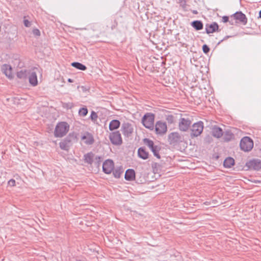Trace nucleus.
<instances>
[{
  "label": "nucleus",
  "mask_w": 261,
  "mask_h": 261,
  "mask_svg": "<svg viewBox=\"0 0 261 261\" xmlns=\"http://www.w3.org/2000/svg\"><path fill=\"white\" fill-rule=\"evenodd\" d=\"M82 139L85 140V143L87 145H91L94 142L93 136L88 132H86L84 135L82 136Z\"/></svg>",
  "instance_id": "19"
},
{
  "label": "nucleus",
  "mask_w": 261,
  "mask_h": 261,
  "mask_svg": "<svg viewBox=\"0 0 261 261\" xmlns=\"http://www.w3.org/2000/svg\"><path fill=\"white\" fill-rule=\"evenodd\" d=\"M105 31H103V32H100V33H105Z\"/></svg>",
  "instance_id": "47"
},
{
  "label": "nucleus",
  "mask_w": 261,
  "mask_h": 261,
  "mask_svg": "<svg viewBox=\"0 0 261 261\" xmlns=\"http://www.w3.org/2000/svg\"><path fill=\"white\" fill-rule=\"evenodd\" d=\"M258 18H261V10L259 12V16Z\"/></svg>",
  "instance_id": "45"
},
{
  "label": "nucleus",
  "mask_w": 261,
  "mask_h": 261,
  "mask_svg": "<svg viewBox=\"0 0 261 261\" xmlns=\"http://www.w3.org/2000/svg\"><path fill=\"white\" fill-rule=\"evenodd\" d=\"M249 168L255 170H259L261 169V161L258 159H253L247 163Z\"/></svg>",
  "instance_id": "14"
},
{
  "label": "nucleus",
  "mask_w": 261,
  "mask_h": 261,
  "mask_svg": "<svg viewBox=\"0 0 261 261\" xmlns=\"http://www.w3.org/2000/svg\"><path fill=\"white\" fill-rule=\"evenodd\" d=\"M114 164L112 160H107L102 164L103 171L106 174H110L114 170Z\"/></svg>",
  "instance_id": "12"
},
{
  "label": "nucleus",
  "mask_w": 261,
  "mask_h": 261,
  "mask_svg": "<svg viewBox=\"0 0 261 261\" xmlns=\"http://www.w3.org/2000/svg\"><path fill=\"white\" fill-rule=\"evenodd\" d=\"M202 50L204 53L207 54L210 51V48L207 45L204 44L202 46Z\"/></svg>",
  "instance_id": "36"
},
{
  "label": "nucleus",
  "mask_w": 261,
  "mask_h": 261,
  "mask_svg": "<svg viewBox=\"0 0 261 261\" xmlns=\"http://www.w3.org/2000/svg\"><path fill=\"white\" fill-rule=\"evenodd\" d=\"M113 19L111 20V26L110 28L112 30L116 29L118 25V22L117 18L114 16L112 18Z\"/></svg>",
  "instance_id": "30"
},
{
  "label": "nucleus",
  "mask_w": 261,
  "mask_h": 261,
  "mask_svg": "<svg viewBox=\"0 0 261 261\" xmlns=\"http://www.w3.org/2000/svg\"><path fill=\"white\" fill-rule=\"evenodd\" d=\"M234 164V160L231 157L227 158L224 161L223 165L226 168H230Z\"/></svg>",
  "instance_id": "27"
},
{
  "label": "nucleus",
  "mask_w": 261,
  "mask_h": 261,
  "mask_svg": "<svg viewBox=\"0 0 261 261\" xmlns=\"http://www.w3.org/2000/svg\"><path fill=\"white\" fill-rule=\"evenodd\" d=\"M102 158L100 156H96L93 159V163L97 167H98L102 162Z\"/></svg>",
  "instance_id": "31"
},
{
  "label": "nucleus",
  "mask_w": 261,
  "mask_h": 261,
  "mask_svg": "<svg viewBox=\"0 0 261 261\" xmlns=\"http://www.w3.org/2000/svg\"><path fill=\"white\" fill-rule=\"evenodd\" d=\"M155 115L151 113H146L142 119L143 125L147 128L152 130L154 128V121Z\"/></svg>",
  "instance_id": "2"
},
{
  "label": "nucleus",
  "mask_w": 261,
  "mask_h": 261,
  "mask_svg": "<svg viewBox=\"0 0 261 261\" xmlns=\"http://www.w3.org/2000/svg\"><path fill=\"white\" fill-rule=\"evenodd\" d=\"M8 185L12 187L15 186V180L13 179H11L8 181Z\"/></svg>",
  "instance_id": "39"
},
{
  "label": "nucleus",
  "mask_w": 261,
  "mask_h": 261,
  "mask_svg": "<svg viewBox=\"0 0 261 261\" xmlns=\"http://www.w3.org/2000/svg\"><path fill=\"white\" fill-rule=\"evenodd\" d=\"M63 106L67 109H71L74 107V104L72 102H67L63 103Z\"/></svg>",
  "instance_id": "34"
},
{
  "label": "nucleus",
  "mask_w": 261,
  "mask_h": 261,
  "mask_svg": "<svg viewBox=\"0 0 261 261\" xmlns=\"http://www.w3.org/2000/svg\"><path fill=\"white\" fill-rule=\"evenodd\" d=\"M2 71L10 79L13 78L12 68L10 65L4 64L2 66Z\"/></svg>",
  "instance_id": "16"
},
{
  "label": "nucleus",
  "mask_w": 261,
  "mask_h": 261,
  "mask_svg": "<svg viewBox=\"0 0 261 261\" xmlns=\"http://www.w3.org/2000/svg\"><path fill=\"white\" fill-rule=\"evenodd\" d=\"M138 154L140 158L143 160H146L148 158V152H147L145 149L142 147H140L138 149Z\"/></svg>",
  "instance_id": "24"
},
{
  "label": "nucleus",
  "mask_w": 261,
  "mask_h": 261,
  "mask_svg": "<svg viewBox=\"0 0 261 261\" xmlns=\"http://www.w3.org/2000/svg\"><path fill=\"white\" fill-rule=\"evenodd\" d=\"M184 140V136L178 132H172L168 135V141L170 144L176 145Z\"/></svg>",
  "instance_id": "5"
},
{
  "label": "nucleus",
  "mask_w": 261,
  "mask_h": 261,
  "mask_svg": "<svg viewBox=\"0 0 261 261\" xmlns=\"http://www.w3.org/2000/svg\"><path fill=\"white\" fill-rule=\"evenodd\" d=\"M143 142L150 148L155 156L158 159L161 158L159 153L160 148L158 146L154 145V143L152 140L148 138H145L143 139Z\"/></svg>",
  "instance_id": "7"
},
{
  "label": "nucleus",
  "mask_w": 261,
  "mask_h": 261,
  "mask_svg": "<svg viewBox=\"0 0 261 261\" xmlns=\"http://www.w3.org/2000/svg\"><path fill=\"white\" fill-rule=\"evenodd\" d=\"M194 13H195V14H197V11H194Z\"/></svg>",
  "instance_id": "46"
},
{
  "label": "nucleus",
  "mask_w": 261,
  "mask_h": 261,
  "mask_svg": "<svg viewBox=\"0 0 261 261\" xmlns=\"http://www.w3.org/2000/svg\"><path fill=\"white\" fill-rule=\"evenodd\" d=\"M28 78L29 79V83L32 86H35L38 84L37 73L34 70H29Z\"/></svg>",
  "instance_id": "15"
},
{
  "label": "nucleus",
  "mask_w": 261,
  "mask_h": 261,
  "mask_svg": "<svg viewBox=\"0 0 261 261\" xmlns=\"http://www.w3.org/2000/svg\"><path fill=\"white\" fill-rule=\"evenodd\" d=\"M124 178L126 180L133 181L135 178V172L134 169H128L125 173Z\"/></svg>",
  "instance_id": "20"
},
{
  "label": "nucleus",
  "mask_w": 261,
  "mask_h": 261,
  "mask_svg": "<svg viewBox=\"0 0 261 261\" xmlns=\"http://www.w3.org/2000/svg\"><path fill=\"white\" fill-rule=\"evenodd\" d=\"M166 120L169 124H172L174 122V117L172 115H168L166 116Z\"/></svg>",
  "instance_id": "32"
},
{
  "label": "nucleus",
  "mask_w": 261,
  "mask_h": 261,
  "mask_svg": "<svg viewBox=\"0 0 261 261\" xmlns=\"http://www.w3.org/2000/svg\"><path fill=\"white\" fill-rule=\"evenodd\" d=\"M191 121L187 118H181L179 120L178 127L179 130L182 132H186L188 130L191 124Z\"/></svg>",
  "instance_id": "11"
},
{
  "label": "nucleus",
  "mask_w": 261,
  "mask_h": 261,
  "mask_svg": "<svg viewBox=\"0 0 261 261\" xmlns=\"http://www.w3.org/2000/svg\"><path fill=\"white\" fill-rule=\"evenodd\" d=\"M33 34L36 36H40V31L37 29H34L33 30Z\"/></svg>",
  "instance_id": "37"
},
{
  "label": "nucleus",
  "mask_w": 261,
  "mask_h": 261,
  "mask_svg": "<svg viewBox=\"0 0 261 261\" xmlns=\"http://www.w3.org/2000/svg\"><path fill=\"white\" fill-rule=\"evenodd\" d=\"M123 172V170L122 167H117L114 170H113V175L116 178H120L121 176V175Z\"/></svg>",
  "instance_id": "28"
},
{
  "label": "nucleus",
  "mask_w": 261,
  "mask_h": 261,
  "mask_svg": "<svg viewBox=\"0 0 261 261\" xmlns=\"http://www.w3.org/2000/svg\"><path fill=\"white\" fill-rule=\"evenodd\" d=\"M120 125V122L116 119L112 120L109 124V129L110 130H115L118 128Z\"/></svg>",
  "instance_id": "22"
},
{
  "label": "nucleus",
  "mask_w": 261,
  "mask_h": 261,
  "mask_svg": "<svg viewBox=\"0 0 261 261\" xmlns=\"http://www.w3.org/2000/svg\"><path fill=\"white\" fill-rule=\"evenodd\" d=\"M71 66L81 70H85L87 69L85 65L79 62H73L71 63Z\"/></svg>",
  "instance_id": "29"
},
{
  "label": "nucleus",
  "mask_w": 261,
  "mask_h": 261,
  "mask_svg": "<svg viewBox=\"0 0 261 261\" xmlns=\"http://www.w3.org/2000/svg\"><path fill=\"white\" fill-rule=\"evenodd\" d=\"M23 23L26 27H29L31 25V22L27 19H24L23 20Z\"/></svg>",
  "instance_id": "38"
},
{
  "label": "nucleus",
  "mask_w": 261,
  "mask_h": 261,
  "mask_svg": "<svg viewBox=\"0 0 261 261\" xmlns=\"http://www.w3.org/2000/svg\"><path fill=\"white\" fill-rule=\"evenodd\" d=\"M68 82H69V83H72L73 82V81L71 79H68Z\"/></svg>",
  "instance_id": "44"
},
{
  "label": "nucleus",
  "mask_w": 261,
  "mask_h": 261,
  "mask_svg": "<svg viewBox=\"0 0 261 261\" xmlns=\"http://www.w3.org/2000/svg\"><path fill=\"white\" fill-rule=\"evenodd\" d=\"M94 154L92 152H89L84 155L85 162L91 165L93 163Z\"/></svg>",
  "instance_id": "25"
},
{
  "label": "nucleus",
  "mask_w": 261,
  "mask_h": 261,
  "mask_svg": "<svg viewBox=\"0 0 261 261\" xmlns=\"http://www.w3.org/2000/svg\"><path fill=\"white\" fill-rule=\"evenodd\" d=\"M97 117L98 116H97L96 113H95L94 111H92L91 115H90L91 119L92 121H95L96 120Z\"/></svg>",
  "instance_id": "35"
},
{
  "label": "nucleus",
  "mask_w": 261,
  "mask_h": 261,
  "mask_svg": "<svg viewBox=\"0 0 261 261\" xmlns=\"http://www.w3.org/2000/svg\"><path fill=\"white\" fill-rule=\"evenodd\" d=\"M240 146L241 150L245 152H248L252 149L253 142L250 137H244L241 140Z\"/></svg>",
  "instance_id": "3"
},
{
  "label": "nucleus",
  "mask_w": 261,
  "mask_h": 261,
  "mask_svg": "<svg viewBox=\"0 0 261 261\" xmlns=\"http://www.w3.org/2000/svg\"><path fill=\"white\" fill-rule=\"evenodd\" d=\"M223 136V139L225 142H229L234 138L233 134L229 130L224 132Z\"/></svg>",
  "instance_id": "21"
},
{
  "label": "nucleus",
  "mask_w": 261,
  "mask_h": 261,
  "mask_svg": "<svg viewBox=\"0 0 261 261\" xmlns=\"http://www.w3.org/2000/svg\"><path fill=\"white\" fill-rule=\"evenodd\" d=\"M167 130L166 123L162 121H158L155 125V131L156 134L164 135Z\"/></svg>",
  "instance_id": "10"
},
{
  "label": "nucleus",
  "mask_w": 261,
  "mask_h": 261,
  "mask_svg": "<svg viewBox=\"0 0 261 261\" xmlns=\"http://www.w3.org/2000/svg\"><path fill=\"white\" fill-rule=\"evenodd\" d=\"M231 17H233L234 19L244 25H245L247 22V18L246 15L241 11L236 12Z\"/></svg>",
  "instance_id": "13"
},
{
  "label": "nucleus",
  "mask_w": 261,
  "mask_h": 261,
  "mask_svg": "<svg viewBox=\"0 0 261 261\" xmlns=\"http://www.w3.org/2000/svg\"><path fill=\"white\" fill-rule=\"evenodd\" d=\"M109 139L113 145H120L122 143L121 135L118 130L110 133Z\"/></svg>",
  "instance_id": "8"
},
{
  "label": "nucleus",
  "mask_w": 261,
  "mask_h": 261,
  "mask_svg": "<svg viewBox=\"0 0 261 261\" xmlns=\"http://www.w3.org/2000/svg\"><path fill=\"white\" fill-rule=\"evenodd\" d=\"M222 20L224 22H227L229 20V18L228 16H224L222 17Z\"/></svg>",
  "instance_id": "41"
},
{
  "label": "nucleus",
  "mask_w": 261,
  "mask_h": 261,
  "mask_svg": "<svg viewBox=\"0 0 261 261\" xmlns=\"http://www.w3.org/2000/svg\"><path fill=\"white\" fill-rule=\"evenodd\" d=\"M228 38H229V36H226L223 39L221 40L219 43H218V44H220L221 42H222L223 40L227 39Z\"/></svg>",
  "instance_id": "43"
},
{
  "label": "nucleus",
  "mask_w": 261,
  "mask_h": 261,
  "mask_svg": "<svg viewBox=\"0 0 261 261\" xmlns=\"http://www.w3.org/2000/svg\"><path fill=\"white\" fill-rule=\"evenodd\" d=\"M79 88H81L82 92H86V91H87L89 90V89L87 88L86 87L83 86H78L77 89H79Z\"/></svg>",
  "instance_id": "40"
},
{
  "label": "nucleus",
  "mask_w": 261,
  "mask_h": 261,
  "mask_svg": "<svg viewBox=\"0 0 261 261\" xmlns=\"http://www.w3.org/2000/svg\"><path fill=\"white\" fill-rule=\"evenodd\" d=\"M88 113V109L86 108H82L79 110V114L81 116H85Z\"/></svg>",
  "instance_id": "33"
},
{
  "label": "nucleus",
  "mask_w": 261,
  "mask_h": 261,
  "mask_svg": "<svg viewBox=\"0 0 261 261\" xmlns=\"http://www.w3.org/2000/svg\"><path fill=\"white\" fill-rule=\"evenodd\" d=\"M191 25L196 31H200L203 29V24L200 20H194L191 22Z\"/></svg>",
  "instance_id": "23"
},
{
  "label": "nucleus",
  "mask_w": 261,
  "mask_h": 261,
  "mask_svg": "<svg viewBox=\"0 0 261 261\" xmlns=\"http://www.w3.org/2000/svg\"><path fill=\"white\" fill-rule=\"evenodd\" d=\"M218 29L219 25L216 22L205 25V31L207 34L213 33L218 31Z\"/></svg>",
  "instance_id": "18"
},
{
  "label": "nucleus",
  "mask_w": 261,
  "mask_h": 261,
  "mask_svg": "<svg viewBox=\"0 0 261 261\" xmlns=\"http://www.w3.org/2000/svg\"><path fill=\"white\" fill-rule=\"evenodd\" d=\"M203 123L201 121L194 123L191 128V137L193 138L200 136L203 132Z\"/></svg>",
  "instance_id": "4"
},
{
  "label": "nucleus",
  "mask_w": 261,
  "mask_h": 261,
  "mask_svg": "<svg viewBox=\"0 0 261 261\" xmlns=\"http://www.w3.org/2000/svg\"><path fill=\"white\" fill-rule=\"evenodd\" d=\"M29 70H21L17 72V76L18 78L22 80H25L28 78Z\"/></svg>",
  "instance_id": "26"
},
{
  "label": "nucleus",
  "mask_w": 261,
  "mask_h": 261,
  "mask_svg": "<svg viewBox=\"0 0 261 261\" xmlns=\"http://www.w3.org/2000/svg\"><path fill=\"white\" fill-rule=\"evenodd\" d=\"M121 130L125 137H130L134 132V128L132 124L128 122H124L122 124Z\"/></svg>",
  "instance_id": "9"
},
{
  "label": "nucleus",
  "mask_w": 261,
  "mask_h": 261,
  "mask_svg": "<svg viewBox=\"0 0 261 261\" xmlns=\"http://www.w3.org/2000/svg\"><path fill=\"white\" fill-rule=\"evenodd\" d=\"M69 129V125L66 122L58 123L54 131V135L56 137L61 138L66 135Z\"/></svg>",
  "instance_id": "1"
},
{
  "label": "nucleus",
  "mask_w": 261,
  "mask_h": 261,
  "mask_svg": "<svg viewBox=\"0 0 261 261\" xmlns=\"http://www.w3.org/2000/svg\"><path fill=\"white\" fill-rule=\"evenodd\" d=\"M212 134L213 137L220 138L223 136V132L221 128L217 125H214L212 128Z\"/></svg>",
  "instance_id": "17"
},
{
  "label": "nucleus",
  "mask_w": 261,
  "mask_h": 261,
  "mask_svg": "<svg viewBox=\"0 0 261 261\" xmlns=\"http://www.w3.org/2000/svg\"><path fill=\"white\" fill-rule=\"evenodd\" d=\"M99 27V25L98 24H95V25H93L92 26V29L93 31H96V28Z\"/></svg>",
  "instance_id": "42"
},
{
  "label": "nucleus",
  "mask_w": 261,
  "mask_h": 261,
  "mask_svg": "<svg viewBox=\"0 0 261 261\" xmlns=\"http://www.w3.org/2000/svg\"><path fill=\"white\" fill-rule=\"evenodd\" d=\"M76 137L73 134H70L64 140L60 143V148L65 150H68L72 144V142Z\"/></svg>",
  "instance_id": "6"
}]
</instances>
